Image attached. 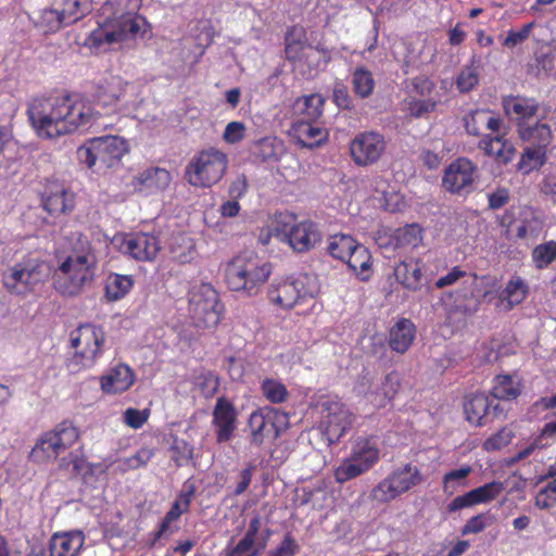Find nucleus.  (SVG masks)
Here are the masks:
<instances>
[{"instance_id": "1", "label": "nucleus", "mask_w": 556, "mask_h": 556, "mask_svg": "<svg viewBox=\"0 0 556 556\" xmlns=\"http://www.w3.org/2000/svg\"><path fill=\"white\" fill-rule=\"evenodd\" d=\"M27 114L36 134L45 139L90 127L100 116L89 101L76 94L36 97L29 101Z\"/></svg>"}, {"instance_id": "2", "label": "nucleus", "mask_w": 556, "mask_h": 556, "mask_svg": "<svg viewBox=\"0 0 556 556\" xmlns=\"http://www.w3.org/2000/svg\"><path fill=\"white\" fill-rule=\"evenodd\" d=\"M141 5L142 0H105L97 11V27L85 39V46L104 52L113 45L143 38L150 24L139 14Z\"/></svg>"}, {"instance_id": "3", "label": "nucleus", "mask_w": 556, "mask_h": 556, "mask_svg": "<svg viewBox=\"0 0 556 556\" xmlns=\"http://www.w3.org/2000/svg\"><path fill=\"white\" fill-rule=\"evenodd\" d=\"M97 265V255L91 250L67 255L54 271V289L64 296L79 295L93 282Z\"/></svg>"}, {"instance_id": "4", "label": "nucleus", "mask_w": 556, "mask_h": 556, "mask_svg": "<svg viewBox=\"0 0 556 556\" xmlns=\"http://www.w3.org/2000/svg\"><path fill=\"white\" fill-rule=\"evenodd\" d=\"M271 269V264L255 253H242L227 264L225 281L231 291L256 295L268 280Z\"/></svg>"}, {"instance_id": "5", "label": "nucleus", "mask_w": 556, "mask_h": 556, "mask_svg": "<svg viewBox=\"0 0 556 556\" xmlns=\"http://www.w3.org/2000/svg\"><path fill=\"white\" fill-rule=\"evenodd\" d=\"M73 354L67 361L71 371L79 372L92 368L106 350V336L101 326L81 324L70 333Z\"/></svg>"}, {"instance_id": "6", "label": "nucleus", "mask_w": 556, "mask_h": 556, "mask_svg": "<svg viewBox=\"0 0 556 556\" xmlns=\"http://www.w3.org/2000/svg\"><path fill=\"white\" fill-rule=\"evenodd\" d=\"M128 152V143L117 136L96 137L77 149V159L88 168L115 169Z\"/></svg>"}, {"instance_id": "7", "label": "nucleus", "mask_w": 556, "mask_h": 556, "mask_svg": "<svg viewBox=\"0 0 556 556\" xmlns=\"http://www.w3.org/2000/svg\"><path fill=\"white\" fill-rule=\"evenodd\" d=\"M80 438L79 429L70 420H63L53 429L40 434L30 451V458L37 463L55 460L71 448Z\"/></svg>"}, {"instance_id": "8", "label": "nucleus", "mask_w": 556, "mask_h": 556, "mask_svg": "<svg viewBox=\"0 0 556 556\" xmlns=\"http://www.w3.org/2000/svg\"><path fill=\"white\" fill-rule=\"evenodd\" d=\"M288 425L286 412L273 406L258 407L250 414L245 427L250 445L261 447L266 440L275 441Z\"/></svg>"}, {"instance_id": "9", "label": "nucleus", "mask_w": 556, "mask_h": 556, "mask_svg": "<svg viewBox=\"0 0 556 556\" xmlns=\"http://www.w3.org/2000/svg\"><path fill=\"white\" fill-rule=\"evenodd\" d=\"M380 458L376 443L369 438H358L351 451L334 470V479L339 483L348 482L371 469Z\"/></svg>"}, {"instance_id": "10", "label": "nucleus", "mask_w": 556, "mask_h": 556, "mask_svg": "<svg viewBox=\"0 0 556 556\" xmlns=\"http://www.w3.org/2000/svg\"><path fill=\"white\" fill-rule=\"evenodd\" d=\"M422 480L420 470L410 463L405 464L391 471L381 480L370 492V497L378 503H389L410 489L419 484Z\"/></svg>"}, {"instance_id": "11", "label": "nucleus", "mask_w": 556, "mask_h": 556, "mask_svg": "<svg viewBox=\"0 0 556 556\" xmlns=\"http://www.w3.org/2000/svg\"><path fill=\"white\" fill-rule=\"evenodd\" d=\"M321 420L319 429L328 445L336 444L353 424V415L348 406L334 397H326L320 403Z\"/></svg>"}, {"instance_id": "12", "label": "nucleus", "mask_w": 556, "mask_h": 556, "mask_svg": "<svg viewBox=\"0 0 556 556\" xmlns=\"http://www.w3.org/2000/svg\"><path fill=\"white\" fill-rule=\"evenodd\" d=\"M306 276L275 279L267 291L269 302L281 308L291 309L307 298L314 296V291L305 287Z\"/></svg>"}, {"instance_id": "13", "label": "nucleus", "mask_w": 556, "mask_h": 556, "mask_svg": "<svg viewBox=\"0 0 556 556\" xmlns=\"http://www.w3.org/2000/svg\"><path fill=\"white\" fill-rule=\"evenodd\" d=\"M137 98V87L124 80L121 76H111L98 92V100L101 104L118 106L119 110L136 105Z\"/></svg>"}, {"instance_id": "14", "label": "nucleus", "mask_w": 556, "mask_h": 556, "mask_svg": "<svg viewBox=\"0 0 556 556\" xmlns=\"http://www.w3.org/2000/svg\"><path fill=\"white\" fill-rule=\"evenodd\" d=\"M493 403L494 400H490L484 393L468 395L463 405L466 420L477 427L488 425L503 413L500 404Z\"/></svg>"}, {"instance_id": "15", "label": "nucleus", "mask_w": 556, "mask_h": 556, "mask_svg": "<svg viewBox=\"0 0 556 556\" xmlns=\"http://www.w3.org/2000/svg\"><path fill=\"white\" fill-rule=\"evenodd\" d=\"M386 149V141L378 132H364L351 142L350 151L354 162L361 166L372 164L379 160Z\"/></svg>"}, {"instance_id": "16", "label": "nucleus", "mask_w": 556, "mask_h": 556, "mask_svg": "<svg viewBox=\"0 0 556 556\" xmlns=\"http://www.w3.org/2000/svg\"><path fill=\"white\" fill-rule=\"evenodd\" d=\"M190 312L199 324L208 326L218 323L217 304L218 294L210 285H203L198 292H194L189 301Z\"/></svg>"}, {"instance_id": "17", "label": "nucleus", "mask_w": 556, "mask_h": 556, "mask_svg": "<svg viewBox=\"0 0 556 556\" xmlns=\"http://www.w3.org/2000/svg\"><path fill=\"white\" fill-rule=\"evenodd\" d=\"M286 55L290 61H301L304 58L314 70L325 67L331 60L329 50L306 46L304 41L294 39L292 34L286 36Z\"/></svg>"}, {"instance_id": "18", "label": "nucleus", "mask_w": 556, "mask_h": 556, "mask_svg": "<svg viewBox=\"0 0 556 556\" xmlns=\"http://www.w3.org/2000/svg\"><path fill=\"white\" fill-rule=\"evenodd\" d=\"M237 417L235 405L225 396L218 397L212 419L217 443H226L231 440L237 429Z\"/></svg>"}, {"instance_id": "19", "label": "nucleus", "mask_w": 556, "mask_h": 556, "mask_svg": "<svg viewBox=\"0 0 556 556\" xmlns=\"http://www.w3.org/2000/svg\"><path fill=\"white\" fill-rule=\"evenodd\" d=\"M290 248L299 253L307 252L321 241L323 235L316 223L302 220L283 233Z\"/></svg>"}, {"instance_id": "20", "label": "nucleus", "mask_w": 556, "mask_h": 556, "mask_svg": "<svg viewBox=\"0 0 556 556\" xmlns=\"http://www.w3.org/2000/svg\"><path fill=\"white\" fill-rule=\"evenodd\" d=\"M121 249L132 258L146 262L154 260L161 247L156 236L146 232H136L125 237Z\"/></svg>"}, {"instance_id": "21", "label": "nucleus", "mask_w": 556, "mask_h": 556, "mask_svg": "<svg viewBox=\"0 0 556 556\" xmlns=\"http://www.w3.org/2000/svg\"><path fill=\"white\" fill-rule=\"evenodd\" d=\"M135 379V372L129 365L117 363L100 377V387L105 394H121L130 389Z\"/></svg>"}, {"instance_id": "22", "label": "nucleus", "mask_w": 556, "mask_h": 556, "mask_svg": "<svg viewBox=\"0 0 556 556\" xmlns=\"http://www.w3.org/2000/svg\"><path fill=\"white\" fill-rule=\"evenodd\" d=\"M227 168V155L210 148L193 156L186 174H224Z\"/></svg>"}, {"instance_id": "23", "label": "nucleus", "mask_w": 556, "mask_h": 556, "mask_svg": "<svg viewBox=\"0 0 556 556\" xmlns=\"http://www.w3.org/2000/svg\"><path fill=\"white\" fill-rule=\"evenodd\" d=\"M41 202L45 211L51 216H60L74 210L75 195L63 186L52 184L42 193Z\"/></svg>"}, {"instance_id": "24", "label": "nucleus", "mask_w": 556, "mask_h": 556, "mask_svg": "<svg viewBox=\"0 0 556 556\" xmlns=\"http://www.w3.org/2000/svg\"><path fill=\"white\" fill-rule=\"evenodd\" d=\"M35 265L31 261L20 262L3 274V285L12 294H24L34 283Z\"/></svg>"}, {"instance_id": "25", "label": "nucleus", "mask_w": 556, "mask_h": 556, "mask_svg": "<svg viewBox=\"0 0 556 556\" xmlns=\"http://www.w3.org/2000/svg\"><path fill=\"white\" fill-rule=\"evenodd\" d=\"M289 135L305 148L318 147L328 138V131L325 127L309 121H294L289 129Z\"/></svg>"}, {"instance_id": "26", "label": "nucleus", "mask_w": 556, "mask_h": 556, "mask_svg": "<svg viewBox=\"0 0 556 556\" xmlns=\"http://www.w3.org/2000/svg\"><path fill=\"white\" fill-rule=\"evenodd\" d=\"M85 543L81 531L56 532L48 544V555L45 556H77Z\"/></svg>"}, {"instance_id": "27", "label": "nucleus", "mask_w": 556, "mask_h": 556, "mask_svg": "<svg viewBox=\"0 0 556 556\" xmlns=\"http://www.w3.org/2000/svg\"><path fill=\"white\" fill-rule=\"evenodd\" d=\"M416 326L409 318H399L389 329L388 344L397 354H405L416 338Z\"/></svg>"}, {"instance_id": "28", "label": "nucleus", "mask_w": 556, "mask_h": 556, "mask_svg": "<svg viewBox=\"0 0 556 556\" xmlns=\"http://www.w3.org/2000/svg\"><path fill=\"white\" fill-rule=\"evenodd\" d=\"M424 262L419 258L407 257L400 262L394 268L396 281L405 289L418 291L422 287Z\"/></svg>"}, {"instance_id": "29", "label": "nucleus", "mask_w": 556, "mask_h": 556, "mask_svg": "<svg viewBox=\"0 0 556 556\" xmlns=\"http://www.w3.org/2000/svg\"><path fill=\"white\" fill-rule=\"evenodd\" d=\"M325 98L312 93L298 98L292 104V116L295 121L317 122L324 113Z\"/></svg>"}, {"instance_id": "30", "label": "nucleus", "mask_w": 556, "mask_h": 556, "mask_svg": "<svg viewBox=\"0 0 556 556\" xmlns=\"http://www.w3.org/2000/svg\"><path fill=\"white\" fill-rule=\"evenodd\" d=\"M518 134L523 141L530 142L534 148L546 150L552 139V130L545 123L530 122L518 124Z\"/></svg>"}, {"instance_id": "31", "label": "nucleus", "mask_w": 556, "mask_h": 556, "mask_svg": "<svg viewBox=\"0 0 556 556\" xmlns=\"http://www.w3.org/2000/svg\"><path fill=\"white\" fill-rule=\"evenodd\" d=\"M401 388L400 375L396 370L387 374L376 391L367 394L368 400L378 408L386 407L394 399Z\"/></svg>"}, {"instance_id": "32", "label": "nucleus", "mask_w": 556, "mask_h": 556, "mask_svg": "<svg viewBox=\"0 0 556 556\" xmlns=\"http://www.w3.org/2000/svg\"><path fill=\"white\" fill-rule=\"evenodd\" d=\"M422 239L424 228L419 224L413 223L395 229L389 243L394 249H415L422 243Z\"/></svg>"}, {"instance_id": "33", "label": "nucleus", "mask_w": 556, "mask_h": 556, "mask_svg": "<svg viewBox=\"0 0 556 556\" xmlns=\"http://www.w3.org/2000/svg\"><path fill=\"white\" fill-rule=\"evenodd\" d=\"M503 108L507 115H515L519 123H525L536 114L539 103L534 99L511 96L504 98Z\"/></svg>"}, {"instance_id": "34", "label": "nucleus", "mask_w": 556, "mask_h": 556, "mask_svg": "<svg viewBox=\"0 0 556 556\" xmlns=\"http://www.w3.org/2000/svg\"><path fill=\"white\" fill-rule=\"evenodd\" d=\"M344 263H346L349 268L363 281L368 280L372 275L371 254L369 250L361 243H357L353 252H350Z\"/></svg>"}, {"instance_id": "35", "label": "nucleus", "mask_w": 556, "mask_h": 556, "mask_svg": "<svg viewBox=\"0 0 556 556\" xmlns=\"http://www.w3.org/2000/svg\"><path fill=\"white\" fill-rule=\"evenodd\" d=\"M480 147L489 156H494L500 163L509 162L514 154L515 148L511 142L503 139L500 135L486 136L480 141Z\"/></svg>"}, {"instance_id": "36", "label": "nucleus", "mask_w": 556, "mask_h": 556, "mask_svg": "<svg viewBox=\"0 0 556 556\" xmlns=\"http://www.w3.org/2000/svg\"><path fill=\"white\" fill-rule=\"evenodd\" d=\"M134 283L130 275L111 273L105 279L104 296L109 302L122 300L132 289Z\"/></svg>"}, {"instance_id": "37", "label": "nucleus", "mask_w": 556, "mask_h": 556, "mask_svg": "<svg viewBox=\"0 0 556 556\" xmlns=\"http://www.w3.org/2000/svg\"><path fill=\"white\" fill-rule=\"evenodd\" d=\"M529 292V286L518 275H514L506 282L504 289L500 292V300L506 304L507 309L520 304Z\"/></svg>"}, {"instance_id": "38", "label": "nucleus", "mask_w": 556, "mask_h": 556, "mask_svg": "<svg viewBox=\"0 0 556 556\" xmlns=\"http://www.w3.org/2000/svg\"><path fill=\"white\" fill-rule=\"evenodd\" d=\"M521 383L510 375H497L493 380L491 394L493 399L511 401L521 393Z\"/></svg>"}, {"instance_id": "39", "label": "nucleus", "mask_w": 556, "mask_h": 556, "mask_svg": "<svg viewBox=\"0 0 556 556\" xmlns=\"http://www.w3.org/2000/svg\"><path fill=\"white\" fill-rule=\"evenodd\" d=\"M34 24L38 29L46 34L55 33L63 26L68 25L65 23V20L63 18V13L61 12V9L51 8L40 10L34 17Z\"/></svg>"}, {"instance_id": "40", "label": "nucleus", "mask_w": 556, "mask_h": 556, "mask_svg": "<svg viewBox=\"0 0 556 556\" xmlns=\"http://www.w3.org/2000/svg\"><path fill=\"white\" fill-rule=\"evenodd\" d=\"M93 0H60V9L65 23L72 25L92 11Z\"/></svg>"}, {"instance_id": "41", "label": "nucleus", "mask_w": 556, "mask_h": 556, "mask_svg": "<svg viewBox=\"0 0 556 556\" xmlns=\"http://www.w3.org/2000/svg\"><path fill=\"white\" fill-rule=\"evenodd\" d=\"M357 243L358 242L349 235L336 233L329 237L327 251L333 258L344 262Z\"/></svg>"}, {"instance_id": "42", "label": "nucleus", "mask_w": 556, "mask_h": 556, "mask_svg": "<svg viewBox=\"0 0 556 556\" xmlns=\"http://www.w3.org/2000/svg\"><path fill=\"white\" fill-rule=\"evenodd\" d=\"M195 493L194 484H189L185 486L184 490L180 491L176 501L172 504L169 510L165 514L162 521L166 522L168 526L177 520L184 513L189 510L191 501Z\"/></svg>"}, {"instance_id": "43", "label": "nucleus", "mask_w": 556, "mask_h": 556, "mask_svg": "<svg viewBox=\"0 0 556 556\" xmlns=\"http://www.w3.org/2000/svg\"><path fill=\"white\" fill-rule=\"evenodd\" d=\"M285 152L282 140L277 137H265L256 143V154L263 161H277Z\"/></svg>"}, {"instance_id": "44", "label": "nucleus", "mask_w": 556, "mask_h": 556, "mask_svg": "<svg viewBox=\"0 0 556 556\" xmlns=\"http://www.w3.org/2000/svg\"><path fill=\"white\" fill-rule=\"evenodd\" d=\"M546 150L538 149L534 147H527L518 163L519 170L523 174L539 170L545 162Z\"/></svg>"}, {"instance_id": "45", "label": "nucleus", "mask_w": 556, "mask_h": 556, "mask_svg": "<svg viewBox=\"0 0 556 556\" xmlns=\"http://www.w3.org/2000/svg\"><path fill=\"white\" fill-rule=\"evenodd\" d=\"M261 391L265 399L273 404L285 403L289 397L287 387L279 380L265 378L261 383Z\"/></svg>"}, {"instance_id": "46", "label": "nucleus", "mask_w": 556, "mask_h": 556, "mask_svg": "<svg viewBox=\"0 0 556 556\" xmlns=\"http://www.w3.org/2000/svg\"><path fill=\"white\" fill-rule=\"evenodd\" d=\"M531 258L535 268H547L554 261H556V241L549 240L538 244L532 250Z\"/></svg>"}, {"instance_id": "47", "label": "nucleus", "mask_w": 556, "mask_h": 556, "mask_svg": "<svg viewBox=\"0 0 556 556\" xmlns=\"http://www.w3.org/2000/svg\"><path fill=\"white\" fill-rule=\"evenodd\" d=\"M354 92L361 98H368L375 87V79L370 71L365 67H357L352 75Z\"/></svg>"}, {"instance_id": "48", "label": "nucleus", "mask_w": 556, "mask_h": 556, "mask_svg": "<svg viewBox=\"0 0 556 556\" xmlns=\"http://www.w3.org/2000/svg\"><path fill=\"white\" fill-rule=\"evenodd\" d=\"M437 101L433 99H417L408 97L403 102V111L409 116L420 118L434 111Z\"/></svg>"}, {"instance_id": "49", "label": "nucleus", "mask_w": 556, "mask_h": 556, "mask_svg": "<svg viewBox=\"0 0 556 556\" xmlns=\"http://www.w3.org/2000/svg\"><path fill=\"white\" fill-rule=\"evenodd\" d=\"M504 490L501 481H491L471 490L478 505L494 501Z\"/></svg>"}, {"instance_id": "50", "label": "nucleus", "mask_w": 556, "mask_h": 556, "mask_svg": "<svg viewBox=\"0 0 556 556\" xmlns=\"http://www.w3.org/2000/svg\"><path fill=\"white\" fill-rule=\"evenodd\" d=\"M219 378L212 371H204L194 377V387L205 399L213 397L219 389Z\"/></svg>"}, {"instance_id": "51", "label": "nucleus", "mask_w": 556, "mask_h": 556, "mask_svg": "<svg viewBox=\"0 0 556 556\" xmlns=\"http://www.w3.org/2000/svg\"><path fill=\"white\" fill-rule=\"evenodd\" d=\"M513 438L514 432L509 428L503 427L483 442V450L486 452L500 451L507 446Z\"/></svg>"}, {"instance_id": "52", "label": "nucleus", "mask_w": 556, "mask_h": 556, "mask_svg": "<svg viewBox=\"0 0 556 556\" xmlns=\"http://www.w3.org/2000/svg\"><path fill=\"white\" fill-rule=\"evenodd\" d=\"M472 184L473 176H443L442 179V185L447 191L459 195L468 193Z\"/></svg>"}, {"instance_id": "53", "label": "nucleus", "mask_w": 556, "mask_h": 556, "mask_svg": "<svg viewBox=\"0 0 556 556\" xmlns=\"http://www.w3.org/2000/svg\"><path fill=\"white\" fill-rule=\"evenodd\" d=\"M153 452L148 447L138 450L134 455L119 460L123 470H135L146 466L152 458Z\"/></svg>"}, {"instance_id": "54", "label": "nucleus", "mask_w": 556, "mask_h": 556, "mask_svg": "<svg viewBox=\"0 0 556 556\" xmlns=\"http://www.w3.org/2000/svg\"><path fill=\"white\" fill-rule=\"evenodd\" d=\"M170 451L173 453V460L179 467L187 464L193 457V446L182 439L175 438Z\"/></svg>"}, {"instance_id": "55", "label": "nucleus", "mask_w": 556, "mask_h": 556, "mask_svg": "<svg viewBox=\"0 0 556 556\" xmlns=\"http://www.w3.org/2000/svg\"><path fill=\"white\" fill-rule=\"evenodd\" d=\"M151 415L150 408L137 409L128 407L123 413L124 424L131 429H140L149 420Z\"/></svg>"}, {"instance_id": "56", "label": "nucleus", "mask_w": 556, "mask_h": 556, "mask_svg": "<svg viewBox=\"0 0 556 556\" xmlns=\"http://www.w3.org/2000/svg\"><path fill=\"white\" fill-rule=\"evenodd\" d=\"M556 505V478L548 481L535 496V506L540 509H548Z\"/></svg>"}, {"instance_id": "57", "label": "nucleus", "mask_w": 556, "mask_h": 556, "mask_svg": "<svg viewBox=\"0 0 556 556\" xmlns=\"http://www.w3.org/2000/svg\"><path fill=\"white\" fill-rule=\"evenodd\" d=\"M478 70L475 66H466L457 76L456 85L460 92H468L478 85Z\"/></svg>"}, {"instance_id": "58", "label": "nucleus", "mask_w": 556, "mask_h": 556, "mask_svg": "<svg viewBox=\"0 0 556 556\" xmlns=\"http://www.w3.org/2000/svg\"><path fill=\"white\" fill-rule=\"evenodd\" d=\"M300 552V545L291 533H286L282 541L268 552L267 556H295Z\"/></svg>"}, {"instance_id": "59", "label": "nucleus", "mask_w": 556, "mask_h": 556, "mask_svg": "<svg viewBox=\"0 0 556 556\" xmlns=\"http://www.w3.org/2000/svg\"><path fill=\"white\" fill-rule=\"evenodd\" d=\"M247 134L244 123L233 121L226 125L223 132V140L229 144H235L242 141Z\"/></svg>"}, {"instance_id": "60", "label": "nucleus", "mask_w": 556, "mask_h": 556, "mask_svg": "<svg viewBox=\"0 0 556 556\" xmlns=\"http://www.w3.org/2000/svg\"><path fill=\"white\" fill-rule=\"evenodd\" d=\"M472 468L469 465H464L458 469H453L444 473L442 483L444 492L448 491L450 484L457 481L459 485H466V478L470 475Z\"/></svg>"}, {"instance_id": "61", "label": "nucleus", "mask_w": 556, "mask_h": 556, "mask_svg": "<svg viewBox=\"0 0 556 556\" xmlns=\"http://www.w3.org/2000/svg\"><path fill=\"white\" fill-rule=\"evenodd\" d=\"M533 25V23H529L523 25L520 30H509L506 38L503 41V45L508 48H514L517 45L522 43L525 40L529 38Z\"/></svg>"}, {"instance_id": "62", "label": "nucleus", "mask_w": 556, "mask_h": 556, "mask_svg": "<svg viewBox=\"0 0 556 556\" xmlns=\"http://www.w3.org/2000/svg\"><path fill=\"white\" fill-rule=\"evenodd\" d=\"M472 119L475 123H480L494 132L500 130L502 124L498 117H495L491 112L483 110L473 112Z\"/></svg>"}, {"instance_id": "63", "label": "nucleus", "mask_w": 556, "mask_h": 556, "mask_svg": "<svg viewBox=\"0 0 556 556\" xmlns=\"http://www.w3.org/2000/svg\"><path fill=\"white\" fill-rule=\"evenodd\" d=\"M486 516L484 514H478L469 518L460 532L463 535L477 534L482 532L488 527Z\"/></svg>"}, {"instance_id": "64", "label": "nucleus", "mask_w": 556, "mask_h": 556, "mask_svg": "<svg viewBox=\"0 0 556 556\" xmlns=\"http://www.w3.org/2000/svg\"><path fill=\"white\" fill-rule=\"evenodd\" d=\"M467 276V273L459 266H454L447 274L441 276L434 283L438 289L455 285L459 279Z\"/></svg>"}]
</instances>
